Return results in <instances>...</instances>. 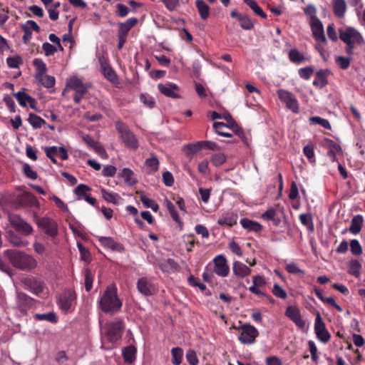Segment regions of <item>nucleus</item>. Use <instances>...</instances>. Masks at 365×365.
<instances>
[{"mask_svg": "<svg viewBox=\"0 0 365 365\" xmlns=\"http://www.w3.org/2000/svg\"><path fill=\"white\" fill-rule=\"evenodd\" d=\"M98 307L105 314H115L122 308L123 302L117 294V288L114 285L108 286L98 299Z\"/></svg>", "mask_w": 365, "mask_h": 365, "instance_id": "1", "label": "nucleus"}, {"mask_svg": "<svg viewBox=\"0 0 365 365\" xmlns=\"http://www.w3.org/2000/svg\"><path fill=\"white\" fill-rule=\"evenodd\" d=\"M5 255L11 264L21 270H31L37 266V261L24 252L16 250H6Z\"/></svg>", "mask_w": 365, "mask_h": 365, "instance_id": "2", "label": "nucleus"}, {"mask_svg": "<svg viewBox=\"0 0 365 365\" xmlns=\"http://www.w3.org/2000/svg\"><path fill=\"white\" fill-rule=\"evenodd\" d=\"M340 39L346 44L345 51L349 55L353 54L355 45H363L364 40L361 34L352 27L339 30Z\"/></svg>", "mask_w": 365, "mask_h": 365, "instance_id": "3", "label": "nucleus"}, {"mask_svg": "<svg viewBox=\"0 0 365 365\" xmlns=\"http://www.w3.org/2000/svg\"><path fill=\"white\" fill-rule=\"evenodd\" d=\"M91 85L90 83H85L78 77L73 76L66 80V88L63 91V94H64L67 90L74 91L73 101L76 104H78L88 93V88H91Z\"/></svg>", "mask_w": 365, "mask_h": 365, "instance_id": "4", "label": "nucleus"}, {"mask_svg": "<svg viewBox=\"0 0 365 365\" xmlns=\"http://www.w3.org/2000/svg\"><path fill=\"white\" fill-rule=\"evenodd\" d=\"M115 125L125 145L130 149L136 150L138 148V141L128 126L121 120L116 121Z\"/></svg>", "mask_w": 365, "mask_h": 365, "instance_id": "5", "label": "nucleus"}, {"mask_svg": "<svg viewBox=\"0 0 365 365\" xmlns=\"http://www.w3.org/2000/svg\"><path fill=\"white\" fill-rule=\"evenodd\" d=\"M125 323L122 319H116L107 324L106 327V337L112 343L116 342L122 337Z\"/></svg>", "mask_w": 365, "mask_h": 365, "instance_id": "6", "label": "nucleus"}, {"mask_svg": "<svg viewBox=\"0 0 365 365\" xmlns=\"http://www.w3.org/2000/svg\"><path fill=\"white\" fill-rule=\"evenodd\" d=\"M233 327L240 331L238 339L242 344H254L256 338L259 336L258 330L250 324H242L237 328Z\"/></svg>", "mask_w": 365, "mask_h": 365, "instance_id": "7", "label": "nucleus"}, {"mask_svg": "<svg viewBox=\"0 0 365 365\" xmlns=\"http://www.w3.org/2000/svg\"><path fill=\"white\" fill-rule=\"evenodd\" d=\"M9 220L16 232L25 236L32 234L34 231L32 226L26 222L20 215L16 214L10 215Z\"/></svg>", "mask_w": 365, "mask_h": 365, "instance_id": "8", "label": "nucleus"}, {"mask_svg": "<svg viewBox=\"0 0 365 365\" xmlns=\"http://www.w3.org/2000/svg\"><path fill=\"white\" fill-rule=\"evenodd\" d=\"M279 99L286 105V107L294 113H299V103L296 97L289 91L279 89L277 91Z\"/></svg>", "mask_w": 365, "mask_h": 365, "instance_id": "9", "label": "nucleus"}, {"mask_svg": "<svg viewBox=\"0 0 365 365\" xmlns=\"http://www.w3.org/2000/svg\"><path fill=\"white\" fill-rule=\"evenodd\" d=\"M36 224L48 236L55 237L58 235V225L54 220L47 217H40L36 219Z\"/></svg>", "mask_w": 365, "mask_h": 365, "instance_id": "10", "label": "nucleus"}, {"mask_svg": "<svg viewBox=\"0 0 365 365\" xmlns=\"http://www.w3.org/2000/svg\"><path fill=\"white\" fill-rule=\"evenodd\" d=\"M314 332L318 339L323 343H327L331 339V334L327 329L325 323L324 322L319 312L317 313L315 318Z\"/></svg>", "mask_w": 365, "mask_h": 365, "instance_id": "11", "label": "nucleus"}, {"mask_svg": "<svg viewBox=\"0 0 365 365\" xmlns=\"http://www.w3.org/2000/svg\"><path fill=\"white\" fill-rule=\"evenodd\" d=\"M37 301L24 292H18L16 294V306L22 314H26L27 311L33 308Z\"/></svg>", "mask_w": 365, "mask_h": 365, "instance_id": "12", "label": "nucleus"}, {"mask_svg": "<svg viewBox=\"0 0 365 365\" xmlns=\"http://www.w3.org/2000/svg\"><path fill=\"white\" fill-rule=\"evenodd\" d=\"M214 269L213 272L221 277L228 276L230 273V267L227 264L226 257L222 255H218L213 259Z\"/></svg>", "mask_w": 365, "mask_h": 365, "instance_id": "13", "label": "nucleus"}, {"mask_svg": "<svg viewBox=\"0 0 365 365\" xmlns=\"http://www.w3.org/2000/svg\"><path fill=\"white\" fill-rule=\"evenodd\" d=\"M285 315L289 318L299 329H304L305 321L302 318L299 309L297 307L288 306L286 309Z\"/></svg>", "mask_w": 365, "mask_h": 365, "instance_id": "14", "label": "nucleus"}, {"mask_svg": "<svg viewBox=\"0 0 365 365\" xmlns=\"http://www.w3.org/2000/svg\"><path fill=\"white\" fill-rule=\"evenodd\" d=\"M159 91L164 96L172 98H180L178 94L179 87L173 83H159L158 85Z\"/></svg>", "mask_w": 365, "mask_h": 365, "instance_id": "15", "label": "nucleus"}, {"mask_svg": "<svg viewBox=\"0 0 365 365\" xmlns=\"http://www.w3.org/2000/svg\"><path fill=\"white\" fill-rule=\"evenodd\" d=\"M137 289L143 295L149 297L153 294L155 287L150 279L143 277L138 280Z\"/></svg>", "mask_w": 365, "mask_h": 365, "instance_id": "16", "label": "nucleus"}, {"mask_svg": "<svg viewBox=\"0 0 365 365\" xmlns=\"http://www.w3.org/2000/svg\"><path fill=\"white\" fill-rule=\"evenodd\" d=\"M16 203L20 207H33L38 204L36 197L29 192L19 195L16 199Z\"/></svg>", "mask_w": 365, "mask_h": 365, "instance_id": "17", "label": "nucleus"}, {"mask_svg": "<svg viewBox=\"0 0 365 365\" xmlns=\"http://www.w3.org/2000/svg\"><path fill=\"white\" fill-rule=\"evenodd\" d=\"M24 284L33 294L39 296L44 290L43 282L36 279L35 277H28L24 279Z\"/></svg>", "mask_w": 365, "mask_h": 365, "instance_id": "18", "label": "nucleus"}, {"mask_svg": "<svg viewBox=\"0 0 365 365\" xmlns=\"http://www.w3.org/2000/svg\"><path fill=\"white\" fill-rule=\"evenodd\" d=\"M97 238L100 244L106 248L119 252H122L125 250L122 244L115 241L113 238L110 237L98 236Z\"/></svg>", "mask_w": 365, "mask_h": 365, "instance_id": "19", "label": "nucleus"}, {"mask_svg": "<svg viewBox=\"0 0 365 365\" xmlns=\"http://www.w3.org/2000/svg\"><path fill=\"white\" fill-rule=\"evenodd\" d=\"M311 29L314 38L318 42L326 43L327 39L324 36V27L319 19H315L314 21L310 22Z\"/></svg>", "mask_w": 365, "mask_h": 365, "instance_id": "20", "label": "nucleus"}, {"mask_svg": "<svg viewBox=\"0 0 365 365\" xmlns=\"http://www.w3.org/2000/svg\"><path fill=\"white\" fill-rule=\"evenodd\" d=\"M76 299V294L72 291H66L63 292L59 297L60 308L65 312H68Z\"/></svg>", "mask_w": 365, "mask_h": 365, "instance_id": "21", "label": "nucleus"}, {"mask_svg": "<svg viewBox=\"0 0 365 365\" xmlns=\"http://www.w3.org/2000/svg\"><path fill=\"white\" fill-rule=\"evenodd\" d=\"M24 90V89L17 93H14L13 96L16 98L19 104L21 106L25 107L27 104H29L31 108H35L36 101L31 96L26 93Z\"/></svg>", "mask_w": 365, "mask_h": 365, "instance_id": "22", "label": "nucleus"}, {"mask_svg": "<svg viewBox=\"0 0 365 365\" xmlns=\"http://www.w3.org/2000/svg\"><path fill=\"white\" fill-rule=\"evenodd\" d=\"M238 127V125L236 123L235 120L233 119V121H230L227 123V124H225L222 122H215L213 124V128L216 133L222 136L226 137V138H231L232 135L230 133L223 132V129L225 128H230L231 129L235 130L236 128Z\"/></svg>", "mask_w": 365, "mask_h": 365, "instance_id": "23", "label": "nucleus"}, {"mask_svg": "<svg viewBox=\"0 0 365 365\" xmlns=\"http://www.w3.org/2000/svg\"><path fill=\"white\" fill-rule=\"evenodd\" d=\"M252 286L249 287V291L256 295H265V292L261 291L259 287H264L266 280L262 275H255L252 277Z\"/></svg>", "mask_w": 365, "mask_h": 365, "instance_id": "24", "label": "nucleus"}, {"mask_svg": "<svg viewBox=\"0 0 365 365\" xmlns=\"http://www.w3.org/2000/svg\"><path fill=\"white\" fill-rule=\"evenodd\" d=\"M330 71L328 69H320L317 71L316 76L313 81V85L318 88H322L328 84L327 77Z\"/></svg>", "mask_w": 365, "mask_h": 365, "instance_id": "25", "label": "nucleus"}, {"mask_svg": "<svg viewBox=\"0 0 365 365\" xmlns=\"http://www.w3.org/2000/svg\"><path fill=\"white\" fill-rule=\"evenodd\" d=\"M233 274L240 278H244L251 274L252 269L240 261H235L232 264Z\"/></svg>", "mask_w": 365, "mask_h": 365, "instance_id": "26", "label": "nucleus"}, {"mask_svg": "<svg viewBox=\"0 0 365 365\" xmlns=\"http://www.w3.org/2000/svg\"><path fill=\"white\" fill-rule=\"evenodd\" d=\"M240 225L244 229L249 232H254L257 233L262 230V225L261 224L246 217L241 219Z\"/></svg>", "mask_w": 365, "mask_h": 365, "instance_id": "27", "label": "nucleus"}, {"mask_svg": "<svg viewBox=\"0 0 365 365\" xmlns=\"http://www.w3.org/2000/svg\"><path fill=\"white\" fill-rule=\"evenodd\" d=\"M138 23V19L135 17L129 18L123 23L119 24V29L118 31V34L128 36L130 30L135 26Z\"/></svg>", "mask_w": 365, "mask_h": 365, "instance_id": "28", "label": "nucleus"}, {"mask_svg": "<svg viewBox=\"0 0 365 365\" xmlns=\"http://www.w3.org/2000/svg\"><path fill=\"white\" fill-rule=\"evenodd\" d=\"M237 215L234 213H227L222 215L217 220V224L222 226L227 225L230 227L237 224Z\"/></svg>", "mask_w": 365, "mask_h": 365, "instance_id": "29", "label": "nucleus"}, {"mask_svg": "<svg viewBox=\"0 0 365 365\" xmlns=\"http://www.w3.org/2000/svg\"><path fill=\"white\" fill-rule=\"evenodd\" d=\"M159 160L154 154H151V157L146 159L145 162L146 173L153 174L155 173L159 168Z\"/></svg>", "mask_w": 365, "mask_h": 365, "instance_id": "30", "label": "nucleus"}, {"mask_svg": "<svg viewBox=\"0 0 365 365\" xmlns=\"http://www.w3.org/2000/svg\"><path fill=\"white\" fill-rule=\"evenodd\" d=\"M364 222L363 217L357 215L353 217L351 221L349 230L354 235H357L360 232Z\"/></svg>", "mask_w": 365, "mask_h": 365, "instance_id": "31", "label": "nucleus"}, {"mask_svg": "<svg viewBox=\"0 0 365 365\" xmlns=\"http://www.w3.org/2000/svg\"><path fill=\"white\" fill-rule=\"evenodd\" d=\"M346 10V4L344 0H334L333 1V11L339 18H342Z\"/></svg>", "mask_w": 365, "mask_h": 365, "instance_id": "32", "label": "nucleus"}, {"mask_svg": "<svg viewBox=\"0 0 365 365\" xmlns=\"http://www.w3.org/2000/svg\"><path fill=\"white\" fill-rule=\"evenodd\" d=\"M195 6L197 9L200 18L203 20L208 19L210 16V6L203 0H196Z\"/></svg>", "mask_w": 365, "mask_h": 365, "instance_id": "33", "label": "nucleus"}, {"mask_svg": "<svg viewBox=\"0 0 365 365\" xmlns=\"http://www.w3.org/2000/svg\"><path fill=\"white\" fill-rule=\"evenodd\" d=\"M34 319L36 321H47L56 324L58 322V317L54 312H50L44 314H35Z\"/></svg>", "mask_w": 365, "mask_h": 365, "instance_id": "34", "label": "nucleus"}, {"mask_svg": "<svg viewBox=\"0 0 365 365\" xmlns=\"http://www.w3.org/2000/svg\"><path fill=\"white\" fill-rule=\"evenodd\" d=\"M243 1L253 11L255 15L259 16L262 19L267 18L266 13L258 5L255 0H243Z\"/></svg>", "mask_w": 365, "mask_h": 365, "instance_id": "35", "label": "nucleus"}, {"mask_svg": "<svg viewBox=\"0 0 365 365\" xmlns=\"http://www.w3.org/2000/svg\"><path fill=\"white\" fill-rule=\"evenodd\" d=\"M136 349L133 346H128L123 351V356L125 362L132 363L135 360Z\"/></svg>", "mask_w": 365, "mask_h": 365, "instance_id": "36", "label": "nucleus"}, {"mask_svg": "<svg viewBox=\"0 0 365 365\" xmlns=\"http://www.w3.org/2000/svg\"><path fill=\"white\" fill-rule=\"evenodd\" d=\"M172 364L180 365L183 357V350L180 347H173L171 349Z\"/></svg>", "mask_w": 365, "mask_h": 365, "instance_id": "37", "label": "nucleus"}, {"mask_svg": "<svg viewBox=\"0 0 365 365\" xmlns=\"http://www.w3.org/2000/svg\"><path fill=\"white\" fill-rule=\"evenodd\" d=\"M33 64L36 68V73L35 75L36 78L41 76L42 77V76L46 73V65L43 60L40 58H35L33 61Z\"/></svg>", "mask_w": 365, "mask_h": 365, "instance_id": "38", "label": "nucleus"}, {"mask_svg": "<svg viewBox=\"0 0 365 365\" xmlns=\"http://www.w3.org/2000/svg\"><path fill=\"white\" fill-rule=\"evenodd\" d=\"M276 210L271 207L262 214V217L263 219L272 221L274 225L278 226L281 222V220L279 217H276Z\"/></svg>", "mask_w": 365, "mask_h": 365, "instance_id": "39", "label": "nucleus"}, {"mask_svg": "<svg viewBox=\"0 0 365 365\" xmlns=\"http://www.w3.org/2000/svg\"><path fill=\"white\" fill-rule=\"evenodd\" d=\"M289 58L291 62L296 64H300L305 61L304 56L296 48L289 51Z\"/></svg>", "mask_w": 365, "mask_h": 365, "instance_id": "40", "label": "nucleus"}, {"mask_svg": "<svg viewBox=\"0 0 365 365\" xmlns=\"http://www.w3.org/2000/svg\"><path fill=\"white\" fill-rule=\"evenodd\" d=\"M361 267V264L357 259H352L349 263L348 272L350 274L358 277L360 274Z\"/></svg>", "mask_w": 365, "mask_h": 365, "instance_id": "41", "label": "nucleus"}, {"mask_svg": "<svg viewBox=\"0 0 365 365\" xmlns=\"http://www.w3.org/2000/svg\"><path fill=\"white\" fill-rule=\"evenodd\" d=\"M28 121L34 129L40 128L46 123V121L43 118L34 113L29 114Z\"/></svg>", "mask_w": 365, "mask_h": 365, "instance_id": "42", "label": "nucleus"}, {"mask_svg": "<svg viewBox=\"0 0 365 365\" xmlns=\"http://www.w3.org/2000/svg\"><path fill=\"white\" fill-rule=\"evenodd\" d=\"M301 223L306 226L307 230L310 232L314 231V223L312 215L310 214H300L299 216Z\"/></svg>", "mask_w": 365, "mask_h": 365, "instance_id": "43", "label": "nucleus"}, {"mask_svg": "<svg viewBox=\"0 0 365 365\" xmlns=\"http://www.w3.org/2000/svg\"><path fill=\"white\" fill-rule=\"evenodd\" d=\"M83 273H84L85 289L87 292H90L93 287L94 274L92 273L91 269L88 268L85 269Z\"/></svg>", "mask_w": 365, "mask_h": 365, "instance_id": "44", "label": "nucleus"}, {"mask_svg": "<svg viewBox=\"0 0 365 365\" xmlns=\"http://www.w3.org/2000/svg\"><path fill=\"white\" fill-rule=\"evenodd\" d=\"M134 173L129 168H123L120 176L124 179L125 182L130 185H135L137 180L133 178Z\"/></svg>", "mask_w": 365, "mask_h": 365, "instance_id": "45", "label": "nucleus"}, {"mask_svg": "<svg viewBox=\"0 0 365 365\" xmlns=\"http://www.w3.org/2000/svg\"><path fill=\"white\" fill-rule=\"evenodd\" d=\"M185 150L187 155H192L196 154L202 149L201 141L195 143L187 144L185 146Z\"/></svg>", "mask_w": 365, "mask_h": 365, "instance_id": "46", "label": "nucleus"}, {"mask_svg": "<svg viewBox=\"0 0 365 365\" xmlns=\"http://www.w3.org/2000/svg\"><path fill=\"white\" fill-rule=\"evenodd\" d=\"M238 21L241 28L245 30H252L254 28V23L247 14H242Z\"/></svg>", "mask_w": 365, "mask_h": 365, "instance_id": "47", "label": "nucleus"}, {"mask_svg": "<svg viewBox=\"0 0 365 365\" xmlns=\"http://www.w3.org/2000/svg\"><path fill=\"white\" fill-rule=\"evenodd\" d=\"M101 192L103 197L106 201L108 202L113 203L115 205L118 204L119 198L118 194L108 192L104 188L101 189Z\"/></svg>", "mask_w": 365, "mask_h": 365, "instance_id": "48", "label": "nucleus"}, {"mask_svg": "<svg viewBox=\"0 0 365 365\" xmlns=\"http://www.w3.org/2000/svg\"><path fill=\"white\" fill-rule=\"evenodd\" d=\"M103 73L104 76L112 83H115L118 81V76L115 72L109 66H105L103 67Z\"/></svg>", "mask_w": 365, "mask_h": 365, "instance_id": "49", "label": "nucleus"}, {"mask_svg": "<svg viewBox=\"0 0 365 365\" xmlns=\"http://www.w3.org/2000/svg\"><path fill=\"white\" fill-rule=\"evenodd\" d=\"M43 86L47 88H51L55 86L56 80L53 76L43 75L42 77L37 78Z\"/></svg>", "mask_w": 365, "mask_h": 365, "instance_id": "50", "label": "nucleus"}, {"mask_svg": "<svg viewBox=\"0 0 365 365\" xmlns=\"http://www.w3.org/2000/svg\"><path fill=\"white\" fill-rule=\"evenodd\" d=\"M309 122L312 124H319L323 128L331 130V126L328 120L322 118L319 116H312L309 118Z\"/></svg>", "mask_w": 365, "mask_h": 365, "instance_id": "51", "label": "nucleus"}, {"mask_svg": "<svg viewBox=\"0 0 365 365\" xmlns=\"http://www.w3.org/2000/svg\"><path fill=\"white\" fill-rule=\"evenodd\" d=\"M177 266V262L173 259L158 262V267L163 272H168L170 268H176Z\"/></svg>", "mask_w": 365, "mask_h": 365, "instance_id": "52", "label": "nucleus"}, {"mask_svg": "<svg viewBox=\"0 0 365 365\" xmlns=\"http://www.w3.org/2000/svg\"><path fill=\"white\" fill-rule=\"evenodd\" d=\"M351 60V58L344 57L341 56H339L335 58L336 63L339 66L340 68L343 70H346L349 67Z\"/></svg>", "mask_w": 365, "mask_h": 365, "instance_id": "53", "label": "nucleus"}, {"mask_svg": "<svg viewBox=\"0 0 365 365\" xmlns=\"http://www.w3.org/2000/svg\"><path fill=\"white\" fill-rule=\"evenodd\" d=\"M91 190V187L85 184H79L74 190V193L78 197V199H83L86 192Z\"/></svg>", "mask_w": 365, "mask_h": 365, "instance_id": "54", "label": "nucleus"}, {"mask_svg": "<svg viewBox=\"0 0 365 365\" xmlns=\"http://www.w3.org/2000/svg\"><path fill=\"white\" fill-rule=\"evenodd\" d=\"M226 156L222 153H215L211 157V162L215 167H219L225 163Z\"/></svg>", "mask_w": 365, "mask_h": 365, "instance_id": "55", "label": "nucleus"}, {"mask_svg": "<svg viewBox=\"0 0 365 365\" xmlns=\"http://www.w3.org/2000/svg\"><path fill=\"white\" fill-rule=\"evenodd\" d=\"M272 292L276 297L282 299H285L287 297L286 291L278 284H274Z\"/></svg>", "mask_w": 365, "mask_h": 365, "instance_id": "56", "label": "nucleus"}, {"mask_svg": "<svg viewBox=\"0 0 365 365\" xmlns=\"http://www.w3.org/2000/svg\"><path fill=\"white\" fill-rule=\"evenodd\" d=\"M314 72V68L312 66L301 68L298 71L299 76L304 80H309L313 75Z\"/></svg>", "mask_w": 365, "mask_h": 365, "instance_id": "57", "label": "nucleus"}, {"mask_svg": "<svg viewBox=\"0 0 365 365\" xmlns=\"http://www.w3.org/2000/svg\"><path fill=\"white\" fill-rule=\"evenodd\" d=\"M304 14L309 16L310 18V22L314 21L315 19H319L317 16V9L316 7L312 4H309L304 9Z\"/></svg>", "mask_w": 365, "mask_h": 365, "instance_id": "58", "label": "nucleus"}, {"mask_svg": "<svg viewBox=\"0 0 365 365\" xmlns=\"http://www.w3.org/2000/svg\"><path fill=\"white\" fill-rule=\"evenodd\" d=\"M6 63L11 68H17L19 67V65L22 63V59L19 56L16 55L7 58Z\"/></svg>", "mask_w": 365, "mask_h": 365, "instance_id": "59", "label": "nucleus"}, {"mask_svg": "<svg viewBox=\"0 0 365 365\" xmlns=\"http://www.w3.org/2000/svg\"><path fill=\"white\" fill-rule=\"evenodd\" d=\"M303 153L310 163H315L314 150L313 145H305L303 148Z\"/></svg>", "mask_w": 365, "mask_h": 365, "instance_id": "60", "label": "nucleus"}, {"mask_svg": "<svg viewBox=\"0 0 365 365\" xmlns=\"http://www.w3.org/2000/svg\"><path fill=\"white\" fill-rule=\"evenodd\" d=\"M350 249L352 255L359 256L362 253V247L357 240H351L350 241Z\"/></svg>", "mask_w": 365, "mask_h": 365, "instance_id": "61", "label": "nucleus"}, {"mask_svg": "<svg viewBox=\"0 0 365 365\" xmlns=\"http://www.w3.org/2000/svg\"><path fill=\"white\" fill-rule=\"evenodd\" d=\"M46 156L55 164H58L56 156L58 155L57 146L46 147L45 148Z\"/></svg>", "mask_w": 365, "mask_h": 365, "instance_id": "62", "label": "nucleus"}, {"mask_svg": "<svg viewBox=\"0 0 365 365\" xmlns=\"http://www.w3.org/2000/svg\"><path fill=\"white\" fill-rule=\"evenodd\" d=\"M186 359L190 365H198L199 359L195 351L189 349L186 353Z\"/></svg>", "mask_w": 365, "mask_h": 365, "instance_id": "63", "label": "nucleus"}, {"mask_svg": "<svg viewBox=\"0 0 365 365\" xmlns=\"http://www.w3.org/2000/svg\"><path fill=\"white\" fill-rule=\"evenodd\" d=\"M9 242L16 247H24L26 243L23 239L14 233H10L9 235Z\"/></svg>", "mask_w": 365, "mask_h": 365, "instance_id": "64", "label": "nucleus"}]
</instances>
